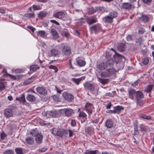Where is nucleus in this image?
Instances as JSON below:
<instances>
[{"label": "nucleus", "mask_w": 154, "mask_h": 154, "mask_svg": "<svg viewBox=\"0 0 154 154\" xmlns=\"http://www.w3.org/2000/svg\"><path fill=\"white\" fill-rule=\"evenodd\" d=\"M118 49L120 51H123L125 50V44L123 43L119 44L118 46Z\"/></svg>", "instance_id": "nucleus-37"}, {"label": "nucleus", "mask_w": 154, "mask_h": 154, "mask_svg": "<svg viewBox=\"0 0 154 154\" xmlns=\"http://www.w3.org/2000/svg\"><path fill=\"white\" fill-rule=\"evenodd\" d=\"M25 142L28 144L32 145L34 142V139L32 137H28L26 138Z\"/></svg>", "instance_id": "nucleus-25"}, {"label": "nucleus", "mask_w": 154, "mask_h": 154, "mask_svg": "<svg viewBox=\"0 0 154 154\" xmlns=\"http://www.w3.org/2000/svg\"><path fill=\"white\" fill-rule=\"evenodd\" d=\"M30 134L32 136L35 137V140L37 143L40 144L42 143L43 138L42 134L34 129L31 130Z\"/></svg>", "instance_id": "nucleus-2"}, {"label": "nucleus", "mask_w": 154, "mask_h": 154, "mask_svg": "<svg viewBox=\"0 0 154 154\" xmlns=\"http://www.w3.org/2000/svg\"><path fill=\"white\" fill-rule=\"evenodd\" d=\"M85 131L88 134L92 133L93 132V128L90 127H87L85 129Z\"/></svg>", "instance_id": "nucleus-39"}, {"label": "nucleus", "mask_w": 154, "mask_h": 154, "mask_svg": "<svg viewBox=\"0 0 154 154\" xmlns=\"http://www.w3.org/2000/svg\"><path fill=\"white\" fill-rule=\"evenodd\" d=\"M47 150V149L45 148H42L38 150V152H45Z\"/></svg>", "instance_id": "nucleus-60"}, {"label": "nucleus", "mask_w": 154, "mask_h": 154, "mask_svg": "<svg viewBox=\"0 0 154 154\" xmlns=\"http://www.w3.org/2000/svg\"><path fill=\"white\" fill-rule=\"evenodd\" d=\"M51 32L53 37L54 39H57L59 37V35L57 31L54 29H52L51 30Z\"/></svg>", "instance_id": "nucleus-22"}, {"label": "nucleus", "mask_w": 154, "mask_h": 154, "mask_svg": "<svg viewBox=\"0 0 154 154\" xmlns=\"http://www.w3.org/2000/svg\"><path fill=\"white\" fill-rule=\"evenodd\" d=\"M153 87V86L152 85H148L146 87V89L145 90L148 93L150 92L152 90Z\"/></svg>", "instance_id": "nucleus-46"}, {"label": "nucleus", "mask_w": 154, "mask_h": 154, "mask_svg": "<svg viewBox=\"0 0 154 154\" xmlns=\"http://www.w3.org/2000/svg\"><path fill=\"white\" fill-rule=\"evenodd\" d=\"M61 45L62 47V52L64 55H67L71 53V50L69 47L65 45L64 44H61Z\"/></svg>", "instance_id": "nucleus-3"}, {"label": "nucleus", "mask_w": 154, "mask_h": 154, "mask_svg": "<svg viewBox=\"0 0 154 154\" xmlns=\"http://www.w3.org/2000/svg\"><path fill=\"white\" fill-rule=\"evenodd\" d=\"M12 110L11 108H7L5 109L4 111V116L6 118L11 117L13 115Z\"/></svg>", "instance_id": "nucleus-8"}, {"label": "nucleus", "mask_w": 154, "mask_h": 154, "mask_svg": "<svg viewBox=\"0 0 154 154\" xmlns=\"http://www.w3.org/2000/svg\"><path fill=\"white\" fill-rule=\"evenodd\" d=\"M62 35L66 37H68L69 36V34L67 32L65 31H63L62 33Z\"/></svg>", "instance_id": "nucleus-58"}, {"label": "nucleus", "mask_w": 154, "mask_h": 154, "mask_svg": "<svg viewBox=\"0 0 154 154\" xmlns=\"http://www.w3.org/2000/svg\"><path fill=\"white\" fill-rule=\"evenodd\" d=\"M39 67L38 65H32L30 67V72L32 73L35 71L37 69H38Z\"/></svg>", "instance_id": "nucleus-26"}, {"label": "nucleus", "mask_w": 154, "mask_h": 154, "mask_svg": "<svg viewBox=\"0 0 154 154\" xmlns=\"http://www.w3.org/2000/svg\"><path fill=\"white\" fill-rule=\"evenodd\" d=\"M6 83L7 82L4 79L0 80V91L4 89L5 88Z\"/></svg>", "instance_id": "nucleus-17"}, {"label": "nucleus", "mask_w": 154, "mask_h": 154, "mask_svg": "<svg viewBox=\"0 0 154 154\" xmlns=\"http://www.w3.org/2000/svg\"><path fill=\"white\" fill-rule=\"evenodd\" d=\"M140 130L141 132L146 131L148 129V127L143 124H141L140 126Z\"/></svg>", "instance_id": "nucleus-34"}, {"label": "nucleus", "mask_w": 154, "mask_h": 154, "mask_svg": "<svg viewBox=\"0 0 154 154\" xmlns=\"http://www.w3.org/2000/svg\"><path fill=\"white\" fill-rule=\"evenodd\" d=\"M131 7V5L129 3H123L121 6V8L122 9H130Z\"/></svg>", "instance_id": "nucleus-23"}, {"label": "nucleus", "mask_w": 154, "mask_h": 154, "mask_svg": "<svg viewBox=\"0 0 154 154\" xmlns=\"http://www.w3.org/2000/svg\"><path fill=\"white\" fill-rule=\"evenodd\" d=\"M34 81V79L31 78H29L28 79L26 80L24 82V84L25 85H27L32 83Z\"/></svg>", "instance_id": "nucleus-35"}, {"label": "nucleus", "mask_w": 154, "mask_h": 154, "mask_svg": "<svg viewBox=\"0 0 154 154\" xmlns=\"http://www.w3.org/2000/svg\"><path fill=\"white\" fill-rule=\"evenodd\" d=\"M112 69H107L105 71L102 72L100 74V75L102 78L107 77L109 76L112 74Z\"/></svg>", "instance_id": "nucleus-11"}, {"label": "nucleus", "mask_w": 154, "mask_h": 154, "mask_svg": "<svg viewBox=\"0 0 154 154\" xmlns=\"http://www.w3.org/2000/svg\"><path fill=\"white\" fill-rule=\"evenodd\" d=\"M136 91L134 89L132 88L129 89L128 90V95L129 98L131 100H133L134 96L136 95Z\"/></svg>", "instance_id": "nucleus-12"}, {"label": "nucleus", "mask_w": 154, "mask_h": 154, "mask_svg": "<svg viewBox=\"0 0 154 154\" xmlns=\"http://www.w3.org/2000/svg\"><path fill=\"white\" fill-rule=\"evenodd\" d=\"M97 151V150L95 151H89L88 152V154H96V152Z\"/></svg>", "instance_id": "nucleus-64"}, {"label": "nucleus", "mask_w": 154, "mask_h": 154, "mask_svg": "<svg viewBox=\"0 0 154 154\" xmlns=\"http://www.w3.org/2000/svg\"><path fill=\"white\" fill-rule=\"evenodd\" d=\"M6 136V134L4 132H2L0 134L1 139L3 140Z\"/></svg>", "instance_id": "nucleus-55"}, {"label": "nucleus", "mask_w": 154, "mask_h": 154, "mask_svg": "<svg viewBox=\"0 0 154 154\" xmlns=\"http://www.w3.org/2000/svg\"><path fill=\"white\" fill-rule=\"evenodd\" d=\"M97 69L100 70H103L107 67V65L105 63L101 62L98 63L97 65Z\"/></svg>", "instance_id": "nucleus-15"}, {"label": "nucleus", "mask_w": 154, "mask_h": 154, "mask_svg": "<svg viewBox=\"0 0 154 154\" xmlns=\"http://www.w3.org/2000/svg\"><path fill=\"white\" fill-rule=\"evenodd\" d=\"M145 32V30L143 28L140 27L138 29V33L139 34H143Z\"/></svg>", "instance_id": "nucleus-51"}, {"label": "nucleus", "mask_w": 154, "mask_h": 154, "mask_svg": "<svg viewBox=\"0 0 154 154\" xmlns=\"http://www.w3.org/2000/svg\"><path fill=\"white\" fill-rule=\"evenodd\" d=\"M27 100L30 102H33L35 100L34 96L31 94H28L26 97Z\"/></svg>", "instance_id": "nucleus-30"}, {"label": "nucleus", "mask_w": 154, "mask_h": 154, "mask_svg": "<svg viewBox=\"0 0 154 154\" xmlns=\"http://www.w3.org/2000/svg\"><path fill=\"white\" fill-rule=\"evenodd\" d=\"M15 150L17 154H23V148H16L15 149Z\"/></svg>", "instance_id": "nucleus-36"}, {"label": "nucleus", "mask_w": 154, "mask_h": 154, "mask_svg": "<svg viewBox=\"0 0 154 154\" xmlns=\"http://www.w3.org/2000/svg\"><path fill=\"white\" fill-rule=\"evenodd\" d=\"M96 12L93 8H90L88 10V13L89 14H92Z\"/></svg>", "instance_id": "nucleus-53"}, {"label": "nucleus", "mask_w": 154, "mask_h": 154, "mask_svg": "<svg viewBox=\"0 0 154 154\" xmlns=\"http://www.w3.org/2000/svg\"><path fill=\"white\" fill-rule=\"evenodd\" d=\"M126 38L127 40L128 41H130L132 40L131 36L130 35H128Z\"/></svg>", "instance_id": "nucleus-61"}, {"label": "nucleus", "mask_w": 154, "mask_h": 154, "mask_svg": "<svg viewBox=\"0 0 154 154\" xmlns=\"http://www.w3.org/2000/svg\"><path fill=\"white\" fill-rule=\"evenodd\" d=\"M134 131L135 132V134H137L138 133V126L137 124H134Z\"/></svg>", "instance_id": "nucleus-54"}, {"label": "nucleus", "mask_w": 154, "mask_h": 154, "mask_svg": "<svg viewBox=\"0 0 154 154\" xmlns=\"http://www.w3.org/2000/svg\"><path fill=\"white\" fill-rule=\"evenodd\" d=\"M62 95L64 99L69 102H71L74 99L73 96L71 94L64 92L63 93Z\"/></svg>", "instance_id": "nucleus-6"}, {"label": "nucleus", "mask_w": 154, "mask_h": 154, "mask_svg": "<svg viewBox=\"0 0 154 154\" xmlns=\"http://www.w3.org/2000/svg\"><path fill=\"white\" fill-rule=\"evenodd\" d=\"M85 109H90L91 108H94L93 107L92 104L89 103H87L85 105Z\"/></svg>", "instance_id": "nucleus-49"}, {"label": "nucleus", "mask_w": 154, "mask_h": 154, "mask_svg": "<svg viewBox=\"0 0 154 154\" xmlns=\"http://www.w3.org/2000/svg\"><path fill=\"white\" fill-rule=\"evenodd\" d=\"M87 116V115L83 111H81L79 113L78 118L80 120L83 119V121H81V122L83 123L86 120Z\"/></svg>", "instance_id": "nucleus-13"}, {"label": "nucleus", "mask_w": 154, "mask_h": 154, "mask_svg": "<svg viewBox=\"0 0 154 154\" xmlns=\"http://www.w3.org/2000/svg\"><path fill=\"white\" fill-rule=\"evenodd\" d=\"M95 10L96 11L104 12L105 9L103 7H97L95 8Z\"/></svg>", "instance_id": "nucleus-41"}, {"label": "nucleus", "mask_w": 154, "mask_h": 154, "mask_svg": "<svg viewBox=\"0 0 154 154\" xmlns=\"http://www.w3.org/2000/svg\"><path fill=\"white\" fill-rule=\"evenodd\" d=\"M105 126L108 128H110L112 127L113 125V123L111 119H108L106 122Z\"/></svg>", "instance_id": "nucleus-24"}, {"label": "nucleus", "mask_w": 154, "mask_h": 154, "mask_svg": "<svg viewBox=\"0 0 154 154\" xmlns=\"http://www.w3.org/2000/svg\"><path fill=\"white\" fill-rule=\"evenodd\" d=\"M51 131L54 136L60 137H67L68 135V131L66 130L58 129L55 128L51 129Z\"/></svg>", "instance_id": "nucleus-1"}, {"label": "nucleus", "mask_w": 154, "mask_h": 154, "mask_svg": "<svg viewBox=\"0 0 154 154\" xmlns=\"http://www.w3.org/2000/svg\"><path fill=\"white\" fill-rule=\"evenodd\" d=\"M16 100L19 101L20 103H24L26 101L24 94H22L20 97H17L16 98Z\"/></svg>", "instance_id": "nucleus-21"}, {"label": "nucleus", "mask_w": 154, "mask_h": 154, "mask_svg": "<svg viewBox=\"0 0 154 154\" xmlns=\"http://www.w3.org/2000/svg\"><path fill=\"white\" fill-rule=\"evenodd\" d=\"M32 8L34 10H39L41 9L40 6L38 5H33Z\"/></svg>", "instance_id": "nucleus-52"}, {"label": "nucleus", "mask_w": 154, "mask_h": 154, "mask_svg": "<svg viewBox=\"0 0 154 154\" xmlns=\"http://www.w3.org/2000/svg\"><path fill=\"white\" fill-rule=\"evenodd\" d=\"M98 81L103 85L106 84L108 81V79H103L99 77H97Z\"/></svg>", "instance_id": "nucleus-32"}, {"label": "nucleus", "mask_w": 154, "mask_h": 154, "mask_svg": "<svg viewBox=\"0 0 154 154\" xmlns=\"http://www.w3.org/2000/svg\"><path fill=\"white\" fill-rule=\"evenodd\" d=\"M140 117L141 118H143V119L147 120H150L152 119V118L150 116H147L144 114L140 115Z\"/></svg>", "instance_id": "nucleus-42"}, {"label": "nucleus", "mask_w": 154, "mask_h": 154, "mask_svg": "<svg viewBox=\"0 0 154 154\" xmlns=\"http://www.w3.org/2000/svg\"><path fill=\"white\" fill-rule=\"evenodd\" d=\"M113 60L112 58L109 59L105 63L107 65V67L109 66H111L113 64Z\"/></svg>", "instance_id": "nucleus-38"}, {"label": "nucleus", "mask_w": 154, "mask_h": 154, "mask_svg": "<svg viewBox=\"0 0 154 154\" xmlns=\"http://www.w3.org/2000/svg\"><path fill=\"white\" fill-rule=\"evenodd\" d=\"M83 85L85 90H89L91 91H93L94 90V85L88 82L84 83Z\"/></svg>", "instance_id": "nucleus-10"}, {"label": "nucleus", "mask_w": 154, "mask_h": 154, "mask_svg": "<svg viewBox=\"0 0 154 154\" xmlns=\"http://www.w3.org/2000/svg\"><path fill=\"white\" fill-rule=\"evenodd\" d=\"M91 32L97 33L101 30V26L100 24H96L90 28Z\"/></svg>", "instance_id": "nucleus-7"}, {"label": "nucleus", "mask_w": 154, "mask_h": 154, "mask_svg": "<svg viewBox=\"0 0 154 154\" xmlns=\"http://www.w3.org/2000/svg\"><path fill=\"white\" fill-rule=\"evenodd\" d=\"M149 62V60L146 57L144 58L142 60V63L144 65H146Z\"/></svg>", "instance_id": "nucleus-50"}, {"label": "nucleus", "mask_w": 154, "mask_h": 154, "mask_svg": "<svg viewBox=\"0 0 154 154\" xmlns=\"http://www.w3.org/2000/svg\"><path fill=\"white\" fill-rule=\"evenodd\" d=\"M115 54L113 55L114 58L115 60H119L125 59V57L119 55L115 52Z\"/></svg>", "instance_id": "nucleus-28"}, {"label": "nucleus", "mask_w": 154, "mask_h": 154, "mask_svg": "<svg viewBox=\"0 0 154 154\" xmlns=\"http://www.w3.org/2000/svg\"><path fill=\"white\" fill-rule=\"evenodd\" d=\"M115 114H119L121 111L124 109V107L121 106H117L114 107Z\"/></svg>", "instance_id": "nucleus-18"}, {"label": "nucleus", "mask_w": 154, "mask_h": 154, "mask_svg": "<svg viewBox=\"0 0 154 154\" xmlns=\"http://www.w3.org/2000/svg\"><path fill=\"white\" fill-rule=\"evenodd\" d=\"M97 20L95 17H91L88 20L87 22L90 25L97 22Z\"/></svg>", "instance_id": "nucleus-31"}, {"label": "nucleus", "mask_w": 154, "mask_h": 154, "mask_svg": "<svg viewBox=\"0 0 154 154\" xmlns=\"http://www.w3.org/2000/svg\"><path fill=\"white\" fill-rule=\"evenodd\" d=\"M82 80L81 78H79V79H75L72 78V81L75 83L77 85H79V84L80 82Z\"/></svg>", "instance_id": "nucleus-40"}, {"label": "nucleus", "mask_w": 154, "mask_h": 154, "mask_svg": "<svg viewBox=\"0 0 154 154\" xmlns=\"http://www.w3.org/2000/svg\"><path fill=\"white\" fill-rule=\"evenodd\" d=\"M109 15L113 19L117 16V13L116 12L113 11L110 12Z\"/></svg>", "instance_id": "nucleus-44"}, {"label": "nucleus", "mask_w": 154, "mask_h": 154, "mask_svg": "<svg viewBox=\"0 0 154 154\" xmlns=\"http://www.w3.org/2000/svg\"><path fill=\"white\" fill-rule=\"evenodd\" d=\"M49 68L50 69H53L54 70V72L56 73L58 71V69L57 67L53 65H51L49 66Z\"/></svg>", "instance_id": "nucleus-47"}, {"label": "nucleus", "mask_w": 154, "mask_h": 154, "mask_svg": "<svg viewBox=\"0 0 154 154\" xmlns=\"http://www.w3.org/2000/svg\"><path fill=\"white\" fill-rule=\"evenodd\" d=\"M37 92L40 95H46L47 94V90L44 87H38L36 89Z\"/></svg>", "instance_id": "nucleus-5"}, {"label": "nucleus", "mask_w": 154, "mask_h": 154, "mask_svg": "<svg viewBox=\"0 0 154 154\" xmlns=\"http://www.w3.org/2000/svg\"><path fill=\"white\" fill-rule=\"evenodd\" d=\"M38 33L40 36L43 37H45L46 36L45 32L44 31H39Z\"/></svg>", "instance_id": "nucleus-45"}, {"label": "nucleus", "mask_w": 154, "mask_h": 154, "mask_svg": "<svg viewBox=\"0 0 154 154\" xmlns=\"http://www.w3.org/2000/svg\"><path fill=\"white\" fill-rule=\"evenodd\" d=\"M3 72L4 76L8 75L10 76L11 78L14 80H15L17 79V77L16 76L11 75L7 73L5 69H3Z\"/></svg>", "instance_id": "nucleus-29"}, {"label": "nucleus", "mask_w": 154, "mask_h": 154, "mask_svg": "<svg viewBox=\"0 0 154 154\" xmlns=\"http://www.w3.org/2000/svg\"><path fill=\"white\" fill-rule=\"evenodd\" d=\"M94 108H91L90 109H86V111L90 115L93 112V110L94 109Z\"/></svg>", "instance_id": "nucleus-56"}, {"label": "nucleus", "mask_w": 154, "mask_h": 154, "mask_svg": "<svg viewBox=\"0 0 154 154\" xmlns=\"http://www.w3.org/2000/svg\"><path fill=\"white\" fill-rule=\"evenodd\" d=\"M76 122L75 121V120H72L71 121V125L72 126H74L76 125Z\"/></svg>", "instance_id": "nucleus-63"}, {"label": "nucleus", "mask_w": 154, "mask_h": 154, "mask_svg": "<svg viewBox=\"0 0 154 154\" xmlns=\"http://www.w3.org/2000/svg\"><path fill=\"white\" fill-rule=\"evenodd\" d=\"M103 19L104 20L105 22L108 23H111L113 21V19L112 17L109 15L103 18Z\"/></svg>", "instance_id": "nucleus-27"}, {"label": "nucleus", "mask_w": 154, "mask_h": 154, "mask_svg": "<svg viewBox=\"0 0 154 154\" xmlns=\"http://www.w3.org/2000/svg\"><path fill=\"white\" fill-rule=\"evenodd\" d=\"M77 63L80 66H84L86 63L82 59L81 57H78L76 59Z\"/></svg>", "instance_id": "nucleus-14"}, {"label": "nucleus", "mask_w": 154, "mask_h": 154, "mask_svg": "<svg viewBox=\"0 0 154 154\" xmlns=\"http://www.w3.org/2000/svg\"><path fill=\"white\" fill-rule=\"evenodd\" d=\"M46 115H48L50 117H56L58 116V114L54 111H49L46 114Z\"/></svg>", "instance_id": "nucleus-33"}, {"label": "nucleus", "mask_w": 154, "mask_h": 154, "mask_svg": "<svg viewBox=\"0 0 154 154\" xmlns=\"http://www.w3.org/2000/svg\"><path fill=\"white\" fill-rule=\"evenodd\" d=\"M47 14V13L45 11H41L39 13L38 16L39 17H44L46 16Z\"/></svg>", "instance_id": "nucleus-48"}, {"label": "nucleus", "mask_w": 154, "mask_h": 154, "mask_svg": "<svg viewBox=\"0 0 154 154\" xmlns=\"http://www.w3.org/2000/svg\"><path fill=\"white\" fill-rule=\"evenodd\" d=\"M3 154H14V152L13 150L7 149L3 152Z\"/></svg>", "instance_id": "nucleus-43"}, {"label": "nucleus", "mask_w": 154, "mask_h": 154, "mask_svg": "<svg viewBox=\"0 0 154 154\" xmlns=\"http://www.w3.org/2000/svg\"><path fill=\"white\" fill-rule=\"evenodd\" d=\"M65 14L64 12L61 11L57 12L53 15L54 17L59 19H61L64 17Z\"/></svg>", "instance_id": "nucleus-20"}, {"label": "nucleus", "mask_w": 154, "mask_h": 154, "mask_svg": "<svg viewBox=\"0 0 154 154\" xmlns=\"http://www.w3.org/2000/svg\"><path fill=\"white\" fill-rule=\"evenodd\" d=\"M25 16L27 17H34V14L33 13H28L25 14Z\"/></svg>", "instance_id": "nucleus-57"}, {"label": "nucleus", "mask_w": 154, "mask_h": 154, "mask_svg": "<svg viewBox=\"0 0 154 154\" xmlns=\"http://www.w3.org/2000/svg\"><path fill=\"white\" fill-rule=\"evenodd\" d=\"M50 21L51 23H54L57 25H59V23L55 20H50Z\"/></svg>", "instance_id": "nucleus-62"}, {"label": "nucleus", "mask_w": 154, "mask_h": 154, "mask_svg": "<svg viewBox=\"0 0 154 154\" xmlns=\"http://www.w3.org/2000/svg\"><path fill=\"white\" fill-rule=\"evenodd\" d=\"M59 54L60 52L58 50L53 48L48 52V56L49 57H57L59 56Z\"/></svg>", "instance_id": "nucleus-4"}, {"label": "nucleus", "mask_w": 154, "mask_h": 154, "mask_svg": "<svg viewBox=\"0 0 154 154\" xmlns=\"http://www.w3.org/2000/svg\"><path fill=\"white\" fill-rule=\"evenodd\" d=\"M64 112L66 116L69 117L73 113V110L71 109H64Z\"/></svg>", "instance_id": "nucleus-19"}, {"label": "nucleus", "mask_w": 154, "mask_h": 154, "mask_svg": "<svg viewBox=\"0 0 154 154\" xmlns=\"http://www.w3.org/2000/svg\"><path fill=\"white\" fill-rule=\"evenodd\" d=\"M144 97L143 94L140 91H138L136 92V99L137 103H141V99Z\"/></svg>", "instance_id": "nucleus-9"}, {"label": "nucleus", "mask_w": 154, "mask_h": 154, "mask_svg": "<svg viewBox=\"0 0 154 154\" xmlns=\"http://www.w3.org/2000/svg\"><path fill=\"white\" fill-rule=\"evenodd\" d=\"M138 19L140 22L145 23L148 21L149 17L147 15L142 14Z\"/></svg>", "instance_id": "nucleus-16"}, {"label": "nucleus", "mask_w": 154, "mask_h": 154, "mask_svg": "<svg viewBox=\"0 0 154 154\" xmlns=\"http://www.w3.org/2000/svg\"><path fill=\"white\" fill-rule=\"evenodd\" d=\"M68 131V134L69 133V137H72L73 135V132L72 131L70 130H66Z\"/></svg>", "instance_id": "nucleus-59"}]
</instances>
